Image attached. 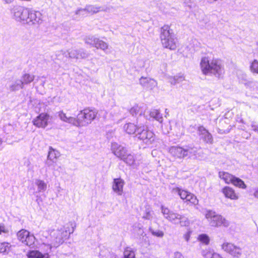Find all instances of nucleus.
<instances>
[{
  "mask_svg": "<svg viewBox=\"0 0 258 258\" xmlns=\"http://www.w3.org/2000/svg\"><path fill=\"white\" fill-rule=\"evenodd\" d=\"M124 182L120 178H115L113 180L112 188L115 192H121L122 191Z\"/></svg>",
  "mask_w": 258,
  "mask_h": 258,
  "instance_id": "23",
  "label": "nucleus"
},
{
  "mask_svg": "<svg viewBox=\"0 0 258 258\" xmlns=\"http://www.w3.org/2000/svg\"><path fill=\"white\" fill-rule=\"evenodd\" d=\"M221 248L233 257L239 258L242 254L241 248L232 242H223L221 245Z\"/></svg>",
  "mask_w": 258,
  "mask_h": 258,
  "instance_id": "10",
  "label": "nucleus"
},
{
  "mask_svg": "<svg viewBox=\"0 0 258 258\" xmlns=\"http://www.w3.org/2000/svg\"><path fill=\"white\" fill-rule=\"evenodd\" d=\"M5 3L6 4H10L14 0H3Z\"/></svg>",
  "mask_w": 258,
  "mask_h": 258,
  "instance_id": "51",
  "label": "nucleus"
},
{
  "mask_svg": "<svg viewBox=\"0 0 258 258\" xmlns=\"http://www.w3.org/2000/svg\"><path fill=\"white\" fill-rule=\"evenodd\" d=\"M181 199L185 200L187 204L197 205L198 203V200L195 195H179Z\"/></svg>",
  "mask_w": 258,
  "mask_h": 258,
  "instance_id": "25",
  "label": "nucleus"
},
{
  "mask_svg": "<svg viewBox=\"0 0 258 258\" xmlns=\"http://www.w3.org/2000/svg\"><path fill=\"white\" fill-rule=\"evenodd\" d=\"M161 213L165 219L170 223L181 226H188L190 222L188 219L184 215L170 211L168 208L162 206L161 207Z\"/></svg>",
  "mask_w": 258,
  "mask_h": 258,
  "instance_id": "3",
  "label": "nucleus"
},
{
  "mask_svg": "<svg viewBox=\"0 0 258 258\" xmlns=\"http://www.w3.org/2000/svg\"><path fill=\"white\" fill-rule=\"evenodd\" d=\"M241 122H242V123L243 122L242 120H241Z\"/></svg>",
  "mask_w": 258,
  "mask_h": 258,
  "instance_id": "57",
  "label": "nucleus"
},
{
  "mask_svg": "<svg viewBox=\"0 0 258 258\" xmlns=\"http://www.w3.org/2000/svg\"><path fill=\"white\" fill-rule=\"evenodd\" d=\"M169 153L173 157L176 158H185L184 148L178 146H172L169 148Z\"/></svg>",
  "mask_w": 258,
  "mask_h": 258,
  "instance_id": "18",
  "label": "nucleus"
},
{
  "mask_svg": "<svg viewBox=\"0 0 258 258\" xmlns=\"http://www.w3.org/2000/svg\"><path fill=\"white\" fill-rule=\"evenodd\" d=\"M18 239L23 244L31 246L35 241V237L33 234L24 229L20 230L17 234Z\"/></svg>",
  "mask_w": 258,
  "mask_h": 258,
  "instance_id": "12",
  "label": "nucleus"
},
{
  "mask_svg": "<svg viewBox=\"0 0 258 258\" xmlns=\"http://www.w3.org/2000/svg\"><path fill=\"white\" fill-rule=\"evenodd\" d=\"M57 114L58 117L61 121L77 126L76 117L72 116L68 117L66 114L62 110L57 112Z\"/></svg>",
  "mask_w": 258,
  "mask_h": 258,
  "instance_id": "20",
  "label": "nucleus"
},
{
  "mask_svg": "<svg viewBox=\"0 0 258 258\" xmlns=\"http://www.w3.org/2000/svg\"><path fill=\"white\" fill-rule=\"evenodd\" d=\"M232 183L234 185L243 189H245L246 187V185L244 183V181L242 180L241 179L235 176Z\"/></svg>",
  "mask_w": 258,
  "mask_h": 258,
  "instance_id": "36",
  "label": "nucleus"
},
{
  "mask_svg": "<svg viewBox=\"0 0 258 258\" xmlns=\"http://www.w3.org/2000/svg\"><path fill=\"white\" fill-rule=\"evenodd\" d=\"M35 76L33 75H30L29 74H24L21 79L20 80L23 83V85H26L30 83L34 80Z\"/></svg>",
  "mask_w": 258,
  "mask_h": 258,
  "instance_id": "33",
  "label": "nucleus"
},
{
  "mask_svg": "<svg viewBox=\"0 0 258 258\" xmlns=\"http://www.w3.org/2000/svg\"><path fill=\"white\" fill-rule=\"evenodd\" d=\"M100 255L101 258H115L114 256L110 253L108 250L104 249L101 250L100 253ZM135 252L131 248L127 247L123 252V258H135Z\"/></svg>",
  "mask_w": 258,
  "mask_h": 258,
  "instance_id": "13",
  "label": "nucleus"
},
{
  "mask_svg": "<svg viewBox=\"0 0 258 258\" xmlns=\"http://www.w3.org/2000/svg\"><path fill=\"white\" fill-rule=\"evenodd\" d=\"M223 194H234V191L231 187L225 186L222 189Z\"/></svg>",
  "mask_w": 258,
  "mask_h": 258,
  "instance_id": "45",
  "label": "nucleus"
},
{
  "mask_svg": "<svg viewBox=\"0 0 258 258\" xmlns=\"http://www.w3.org/2000/svg\"><path fill=\"white\" fill-rule=\"evenodd\" d=\"M140 107L138 105H135L130 110V113L133 115H136L139 113Z\"/></svg>",
  "mask_w": 258,
  "mask_h": 258,
  "instance_id": "43",
  "label": "nucleus"
},
{
  "mask_svg": "<svg viewBox=\"0 0 258 258\" xmlns=\"http://www.w3.org/2000/svg\"><path fill=\"white\" fill-rule=\"evenodd\" d=\"M9 230L4 224H0V235L2 233L7 234L8 233Z\"/></svg>",
  "mask_w": 258,
  "mask_h": 258,
  "instance_id": "46",
  "label": "nucleus"
},
{
  "mask_svg": "<svg viewBox=\"0 0 258 258\" xmlns=\"http://www.w3.org/2000/svg\"><path fill=\"white\" fill-rule=\"evenodd\" d=\"M191 232L190 231H187L185 233L183 234V238L186 241H188L190 239Z\"/></svg>",
  "mask_w": 258,
  "mask_h": 258,
  "instance_id": "47",
  "label": "nucleus"
},
{
  "mask_svg": "<svg viewBox=\"0 0 258 258\" xmlns=\"http://www.w3.org/2000/svg\"><path fill=\"white\" fill-rule=\"evenodd\" d=\"M83 40L85 44L92 47H95L97 49H102L104 51L106 50L108 47V45L107 43L94 35H89L86 36Z\"/></svg>",
  "mask_w": 258,
  "mask_h": 258,
  "instance_id": "11",
  "label": "nucleus"
},
{
  "mask_svg": "<svg viewBox=\"0 0 258 258\" xmlns=\"http://www.w3.org/2000/svg\"><path fill=\"white\" fill-rule=\"evenodd\" d=\"M54 162V161L53 160H48V159H47V161L45 162V164H46L47 166L49 167V166H50L52 164V163H53Z\"/></svg>",
  "mask_w": 258,
  "mask_h": 258,
  "instance_id": "50",
  "label": "nucleus"
},
{
  "mask_svg": "<svg viewBox=\"0 0 258 258\" xmlns=\"http://www.w3.org/2000/svg\"><path fill=\"white\" fill-rule=\"evenodd\" d=\"M139 82L142 86L151 90L154 89L157 85V83L155 80L148 77H141Z\"/></svg>",
  "mask_w": 258,
  "mask_h": 258,
  "instance_id": "19",
  "label": "nucleus"
},
{
  "mask_svg": "<svg viewBox=\"0 0 258 258\" xmlns=\"http://www.w3.org/2000/svg\"><path fill=\"white\" fill-rule=\"evenodd\" d=\"M29 13L26 24L31 25L41 23L42 15L40 12L29 9Z\"/></svg>",
  "mask_w": 258,
  "mask_h": 258,
  "instance_id": "16",
  "label": "nucleus"
},
{
  "mask_svg": "<svg viewBox=\"0 0 258 258\" xmlns=\"http://www.w3.org/2000/svg\"><path fill=\"white\" fill-rule=\"evenodd\" d=\"M22 88H23V85L20 80H17L14 83L10 86V90L11 91H17Z\"/></svg>",
  "mask_w": 258,
  "mask_h": 258,
  "instance_id": "35",
  "label": "nucleus"
},
{
  "mask_svg": "<svg viewBox=\"0 0 258 258\" xmlns=\"http://www.w3.org/2000/svg\"><path fill=\"white\" fill-rule=\"evenodd\" d=\"M27 256L28 258H49L48 254H43L38 250H31L29 251Z\"/></svg>",
  "mask_w": 258,
  "mask_h": 258,
  "instance_id": "27",
  "label": "nucleus"
},
{
  "mask_svg": "<svg viewBox=\"0 0 258 258\" xmlns=\"http://www.w3.org/2000/svg\"><path fill=\"white\" fill-rule=\"evenodd\" d=\"M200 67L202 73L205 75H214L220 78L224 74V66L221 60L218 59L202 57Z\"/></svg>",
  "mask_w": 258,
  "mask_h": 258,
  "instance_id": "1",
  "label": "nucleus"
},
{
  "mask_svg": "<svg viewBox=\"0 0 258 258\" xmlns=\"http://www.w3.org/2000/svg\"><path fill=\"white\" fill-rule=\"evenodd\" d=\"M198 131L200 138L205 143L209 144H213V139L212 135L203 126H200Z\"/></svg>",
  "mask_w": 258,
  "mask_h": 258,
  "instance_id": "17",
  "label": "nucleus"
},
{
  "mask_svg": "<svg viewBox=\"0 0 258 258\" xmlns=\"http://www.w3.org/2000/svg\"><path fill=\"white\" fill-rule=\"evenodd\" d=\"M86 10L88 14H94L101 11H105L106 9L99 6L88 5L86 6Z\"/></svg>",
  "mask_w": 258,
  "mask_h": 258,
  "instance_id": "24",
  "label": "nucleus"
},
{
  "mask_svg": "<svg viewBox=\"0 0 258 258\" xmlns=\"http://www.w3.org/2000/svg\"><path fill=\"white\" fill-rule=\"evenodd\" d=\"M29 9L21 6H15L12 10L13 17L18 22L23 24H26L27 20L29 18Z\"/></svg>",
  "mask_w": 258,
  "mask_h": 258,
  "instance_id": "7",
  "label": "nucleus"
},
{
  "mask_svg": "<svg viewBox=\"0 0 258 258\" xmlns=\"http://www.w3.org/2000/svg\"><path fill=\"white\" fill-rule=\"evenodd\" d=\"M122 160L128 165L133 166L134 167H137L139 164V162H136L135 155L128 152Z\"/></svg>",
  "mask_w": 258,
  "mask_h": 258,
  "instance_id": "21",
  "label": "nucleus"
},
{
  "mask_svg": "<svg viewBox=\"0 0 258 258\" xmlns=\"http://www.w3.org/2000/svg\"><path fill=\"white\" fill-rule=\"evenodd\" d=\"M184 1H185L184 3L187 4H188L189 3V2L190 1V0H184Z\"/></svg>",
  "mask_w": 258,
  "mask_h": 258,
  "instance_id": "53",
  "label": "nucleus"
},
{
  "mask_svg": "<svg viewBox=\"0 0 258 258\" xmlns=\"http://www.w3.org/2000/svg\"><path fill=\"white\" fill-rule=\"evenodd\" d=\"M184 151L185 152L184 153L185 157H188L191 158L196 155L198 149L197 148L194 147L187 146L184 148Z\"/></svg>",
  "mask_w": 258,
  "mask_h": 258,
  "instance_id": "29",
  "label": "nucleus"
},
{
  "mask_svg": "<svg viewBox=\"0 0 258 258\" xmlns=\"http://www.w3.org/2000/svg\"><path fill=\"white\" fill-rule=\"evenodd\" d=\"M136 136L146 144H151L155 140L154 134L144 126L138 127Z\"/></svg>",
  "mask_w": 258,
  "mask_h": 258,
  "instance_id": "8",
  "label": "nucleus"
},
{
  "mask_svg": "<svg viewBox=\"0 0 258 258\" xmlns=\"http://www.w3.org/2000/svg\"><path fill=\"white\" fill-rule=\"evenodd\" d=\"M150 231L151 232L152 235L155 236H157L158 237H162L164 236V232L161 230H154L153 229H150Z\"/></svg>",
  "mask_w": 258,
  "mask_h": 258,
  "instance_id": "42",
  "label": "nucleus"
},
{
  "mask_svg": "<svg viewBox=\"0 0 258 258\" xmlns=\"http://www.w3.org/2000/svg\"><path fill=\"white\" fill-rule=\"evenodd\" d=\"M50 116L47 113H42L33 120V123L38 127L45 128L48 125Z\"/></svg>",
  "mask_w": 258,
  "mask_h": 258,
  "instance_id": "14",
  "label": "nucleus"
},
{
  "mask_svg": "<svg viewBox=\"0 0 258 258\" xmlns=\"http://www.w3.org/2000/svg\"><path fill=\"white\" fill-rule=\"evenodd\" d=\"M111 150L113 153L121 160H122L128 152L125 147L118 145L116 143H112Z\"/></svg>",
  "mask_w": 258,
  "mask_h": 258,
  "instance_id": "15",
  "label": "nucleus"
},
{
  "mask_svg": "<svg viewBox=\"0 0 258 258\" xmlns=\"http://www.w3.org/2000/svg\"><path fill=\"white\" fill-rule=\"evenodd\" d=\"M2 139L0 138V144H2Z\"/></svg>",
  "mask_w": 258,
  "mask_h": 258,
  "instance_id": "55",
  "label": "nucleus"
},
{
  "mask_svg": "<svg viewBox=\"0 0 258 258\" xmlns=\"http://www.w3.org/2000/svg\"><path fill=\"white\" fill-rule=\"evenodd\" d=\"M238 199L236 195H224V198H222L223 202L226 204L228 202L229 200H236Z\"/></svg>",
  "mask_w": 258,
  "mask_h": 258,
  "instance_id": "41",
  "label": "nucleus"
},
{
  "mask_svg": "<svg viewBox=\"0 0 258 258\" xmlns=\"http://www.w3.org/2000/svg\"><path fill=\"white\" fill-rule=\"evenodd\" d=\"M205 217L208 220L210 225L213 227L223 226L228 227L229 222L221 215L217 214L215 212L208 210L205 214Z\"/></svg>",
  "mask_w": 258,
  "mask_h": 258,
  "instance_id": "5",
  "label": "nucleus"
},
{
  "mask_svg": "<svg viewBox=\"0 0 258 258\" xmlns=\"http://www.w3.org/2000/svg\"><path fill=\"white\" fill-rule=\"evenodd\" d=\"M160 39L163 46L171 50H175L177 47V39L173 30L168 25L161 28Z\"/></svg>",
  "mask_w": 258,
  "mask_h": 258,
  "instance_id": "2",
  "label": "nucleus"
},
{
  "mask_svg": "<svg viewBox=\"0 0 258 258\" xmlns=\"http://www.w3.org/2000/svg\"><path fill=\"white\" fill-rule=\"evenodd\" d=\"M183 191H184V190H182L181 188L176 187L175 186H173L172 192L173 194H181ZM185 194H190V192H187L185 191Z\"/></svg>",
  "mask_w": 258,
  "mask_h": 258,
  "instance_id": "44",
  "label": "nucleus"
},
{
  "mask_svg": "<svg viewBox=\"0 0 258 258\" xmlns=\"http://www.w3.org/2000/svg\"><path fill=\"white\" fill-rule=\"evenodd\" d=\"M139 233L141 234H142V233L143 232V229L141 228H139Z\"/></svg>",
  "mask_w": 258,
  "mask_h": 258,
  "instance_id": "52",
  "label": "nucleus"
},
{
  "mask_svg": "<svg viewBox=\"0 0 258 258\" xmlns=\"http://www.w3.org/2000/svg\"><path fill=\"white\" fill-rule=\"evenodd\" d=\"M67 235V231L63 229L53 230L50 233V244L57 247L63 242V239Z\"/></svg>",
  "mask_w": 258,
  "mask_h": 258,
  "instance_id": "9",
  "label": "nucleus"
},
{
  "mask_svg": "<svg viewBox=\"0 0 258 258\" xmlns=\"http://www.w3.org/2000/svg\"><path fill=\"white\" fill-rule=\"evenodd\" d=\"M256 192V194H258V187H257V189Z\"/></svg>",
  "mask_w": 258,
  "mask_h": 258,
  "instance_id": "56",
  "label": "nucleus"
},
{
  "mask_svg": "<svg viewBox=\"0 0 258 258\" xmlns=\"http://www.w3.org/2000/svg\"><path fill=\"white\" fill-rule=\"evenodd\" d=\"M87 14L86 7L85 8H79L75 12V16L74 17V19L78 18V16L81 17H85Z\"/></svg>",
  "mask_w": 258,
  "mask_h": 258,
  "instance_id": "37",
  "label": "nucleus"
},
{
  "mask_svg": "<svg viewBox=\"0 0 258 258\" xmlns=\"http://www.w3.org/2000/svg\"><path fill=\"white\" fill-rule=\"evenodd\" d=\"M251 126L254 131L258 132V125L256 124L255 122H252Z\"/></svg>",
  "mask_w": 258,
  "mask_h": 258,
  "instance_id": "49",
  "label": "nucleus"
},
{
  "mask_svg": "<svg viewBox=\"0 0 258 258\" xmlns=\"http://www.w3.org/2000/svg\"><path fill=\"white\" fill-rule=\"evenodd\" d=\"M174 258H184V257L181 252L176 251L174 253Z\"/></svg>",
  "mask_w": 258,
  "mask_h": 258,
  "instance_id": "48",
  "label": "nucleus"
},
{
  "mask_svg": "<svg viewBox=\"0 0 258 258\" xmlns=\"http://www.w3.org/2000/svg\"><path fill=\"white\" fill-rule=\"evenodd\" d=\"M36 184L38 186V189L39 192H43L46 188V184L41 180H37L36 181Z\"/></svg>",
  "mask_w": 258,
  "mask_h": 258,
  "instance_id": "39",
  "label": "nucleus"
},
{
  "mask_svg": "<svg viewBox=\"0 0 258 258\" xmlns=\"http://www.w3.org/2000/svg\"><path fill=\"white\" fill-rule=\"evenodd\" d=\"M141 62L143 63L142 64V66H141V67H144V63H145V61H142Z\"/></svg>",
  "mask_w": 258,
  "mask_h": 258,
  "instance_id": "54",
  "label": "nucleus"
},
{
  "mask_svg": "<svg viewBox=\"0 0 258 258\" xmlns=\"http://www.w3.org/2000/svg\"><path fill=\"white\" fill-rule=\"evenodd\" d=\"M219 177L223 180L226 183H232L235 176L228 172L225 171H219Z\"/></svg>",
  "mask_w": 258,
  "mask_h": 258,
  "instance_id": "22",
  "label": "nucleus"
},
{
  "mask_svg": "<svg viewBox=\"0 0 258 258\" xmlns=\"http://www.w3.org/2000/svg\"><path fill=\"white\" fill-rule=\"evenodd\" d=\"M138 127L136 124L133 123H127L124 125L123 130L125 132L130 135L137 133Z\"/></svg>",
  "mask_w": 258,
  "mask_h": 258,
  "instance_id": "28",
  "label": "nucleus"
},
{
  "mask_svg": "<svg viewBox=\"0 0 258 258\" xmlns=\"http://www.w3.org/2000/svg\"><path fill=\"white\" fill-rule=\"evenodd\" d=\"M150 115L151 117L161 123L163 121V117L160 111L157 109H152L150 112Z\"/></svg>",
  "mask_w": 258,
  "mask_h": 258,
  "instance_id": "31",
  "label": "nucleus"
},
{
  "mask_svg": "<svg viewBox=\"0 0 258 258\" xmlns=\"http://www.w3.org/2000/svg\"><path fill=\"white\" fill-rule=\"evenodd\" d=\"M13 246L9 242H3L0 243V253L8 254L12 250Z\"/></svg>",
  "mask_w": 258,
  "mask_h": 258,
  "instance_id": "26",
  "label": "nucleus"
},
{
  "mask_svg": "<svg viewBox=\"0 0 258 258\" xmlns=\"http://www.w3.org/2000/svg\"><path fill=\"white\" fill-rule=\"evenodd\" d=\"M250 70L253 74H258V60L254 59L250 65Z\"/></svg>",
  "mask_w": 258,
  "mask_h": 258,
  "instance_id": "38",
  "label": "nucleus"
},
{
  "mask_svg": "<svg viewBox=\"0 0 258 258\" xmlns=\"http://www.w3.org/2000/svg\"><path fill=\"white\" fill-rule=\"evenodd\" d=\"M98 114L96 109L85 108L80 111L76 117L77 127L86 126L93 121Z\"/></svg>",
  "mask_w": 258,
  "mask_h": 258,
  "instance_id": "4",
  "label": "nucleus"
},
{
  "mask_svg": "<svg viewBox=\"0 0 258 258\" xmlns=\"http://www.w3.org/2000/svg\"><path fill=\"white\" fill-rule=\"evenodd\" d=\"M198 239L202 243L208 245L210 242V238L206 234H202L199 235Z\"/></svg>",
  "mask_w": 258,
  "mask_h": 258,
  "instance_id": "40",
  "label": "nucleus"
},
{
  "mask_svg": "<svg viewBox=\"0 0 258 258\" xmlns=\"http://www.w3.org/2000/svg\"><path fill=\"white\" fill-rule=\"evenodd\" d=\"M61 55L66 57H69L71 58L80 59L87 58L89 56V54L85 49L83 48H80L79 49H73L70 51H69L68 53L63 50H61L58 51L56 54V56L57 57H60Z\"/></svg>",
  "mask_w": 258,
  "mask_h": 258,
  "instance_id": "6",
  "label": "nucleus"
},
{
  "mask_svg": "<svg viewBox=\"0 0 258 258\" xmlns=\"http://www.w3.org/2000/svg\"><path fill=\"white\" fill-rule=\"evenodd\" d=\"M60 156L59 152L53 149L51 147H49V152L47 156L48 160H53L56 159Z\"/></svg>",
  "mask_w": 258,
  "mask_h": 258,
  "instance_id": "32",
  "label": "nucleus"
},
{
  "mask_svg": "<svg viewBox=\"0 0 258 258\" xmlns=\"http://www.w3.org/2000/svg\"><path fill=\"white\" fill-rule=\"evenodd\" d=\"M185 80L184 75L181 73L178 75L171 77L169 78V82L172 85H175Z\"/></svg>",
  "mask_w": 258,
  "mask_h": 258,
  "instance_id": "30",
  "label": "nucleus"
},
{
  "mask_svg": "<svg viewBox=\"0 0 258 258\" xmlns=\"http://www.w3.org/2000/svg\"><path fill=\"white\" fill-rule=\"evenodd\" d=\"M154 212L152 208L147 206L146 207V209L143 215V218L146 220H151L153 217Z\"/></svg>",
  "mask_w": 258,
  "mask_h": 258,
  "instance_id": "34",
  "label": "nucleus"
}]
</instances>
